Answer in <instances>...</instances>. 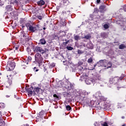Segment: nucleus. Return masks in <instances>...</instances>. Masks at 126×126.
I'll use <instances>...</instances> for the list:
<instances>
[{
	"mask_svg": "<svg viewBox=\"0 0 126 126\" xmlns=\"http://www.w3.org/2000/svg\"><path fill=\"white\" fill-rule=\"evenodd\" d=\"M26 91L28 92L29 95H32L33 94V87H31V88L26 89Z\"/></svg>",
	"mask_w": 126,
	"mask_h": 126,
	"instance_id": "0eeeda50",
	"label": "nucleus"
},
{
	"mask_svg": "<svg viewBox=\"0 0 126 126\" xmlns=\"http://www.w3.org/2000/svg\"><path fill=\"white\" fill-rule=\"evenodd\" d=\"M39 88H35L33 89V92L36 94V93H39Z\"/></svg>",
	"mask_w": 126,
	"mask_h": 126,
	"instance_id": "2eb2a0df",
	"label": "nucleus"
},
{
	"mask_svg": "<svg viewBox=\"0 0 126 126\" xmlns=\"http://www.w3.org/2000/svg\"><path fill=\"white\" fill-rule=\"evenodd\" d=\"M92 62H93V59H92V58H91L88 60V63H92Z\"/></svg>",
	"mask_w": 126,
	"mask_h": 126,
	"instance_id": "4be33fe9",
	"label": "nucleus"
},
{
	"mask_svg": "<svg viewBox=\"0 0 126 126\" xmlns=\"http://www.w3.org/2000/svg\"><path fill=\"white\" fill-rule=\"evenodd\" d=\"M6 97L7 98H8V97H9V95H6Z\"/></svg>",
	"mask_w": 126,
	"mask_h": 126,
	"instance_id": "e433bc0d",
	"label": "nucleus"
},
{
	"mask_svg": "<svg viewBox=\"0 0 126 126\" xmlns=\"http://www.w3.org/2000/svg\"><path fill=\"white\" fill-rule=\"evenodd\" d=\"M89 93H87V92H86V91H82V92H81L80 93V96H87V95H88V94H89Z\"/></svg>",
	"mask_w": 126,
	"mask_h": 126,
	"instance_id": "1a4fd4ad",
	"label": "nucleus"
},
{
	"mask_svg": "<svg viewBox=\"0 0 126 126\" xmlns=\"http://www.w3.org/2000/svg\"><path fill=\"white\" fill-rule=\"evenodd\" d=\"M15 50H18V47H15Z\"/></svg>",
	"mask_w": 126,
	"mask_h": 126,
	"instance_id": "c9c22d12",
	"label": "nucleus"
},
{
	"mask_svg": "<svg viewBox=\"0 0 126 126\" xmlns=\"http://www.w3.org/2000/svg\"><path fill=\"white\" fill-rule=\"evenodd\" d=\"M95 98L97 99H102V94L99 92H97L95 94Z\"/></svg>",
	"mask_w": 126,
	"mask_h": 126,
	"instance_id": "9d476101",
	"label": "nucleus"
},
{
	"mask_svg": "<svg viewBox=\"0 0 126 126\" xmlns=\"http://www.w3.org/2000/svg\"><path fill=\"white\" fill-rule=\"evenodd\" d=\"M66 49L68 50V51H71L73 49V48L70 47V46H67Z\"/></svg>",
	"mask_w": 126,
	"mask_h": 126,
	"instance_id": "5701e85b",
	"label": "nucleus"
},
{
	"mask_svg": "<svg viewBox=\"0 0 126 126\" xmlns=\"http://www.w3.org/2000/svg\"><path fill=\"white\" fill-rule=\"evenodd\" d=\"M122 126H126V125H122Z\"/></svg>",
	"mask_w": 126,
	"mask_h": 126,
	"instance_id": "a18cd8bd",
	"label": "nucleus"
},
{
	"mask_svg": "<svg viewBox=\"0 0 126 126\" xmlns=\"http://www.w3.org/2000/svg\"><path fill=\"white\" fill-rule=\"evenodd\" d=\"M5 123H4V121L2 120V119H0V126H4Z\"/></svg>",
	"mask_w": 126,
	"mask_h": 126,
	"instance_id": "f3484780",
	"label": "nucleus"
},
{
	"mask_svg": "<svg viewBox=\"0 0 126 126\" xmlns=\"http://www.w3.org/2000/svg\"><path fill=\"white\" fill-rule=\"evenodd\" d=\"M40 114H42V112H40Z\"/></svg>",
	"mask_w": 126,
	"mask_h": 126,
	"instance_id": "49530a36",
	"label": "nucleus"
},
{
	"mask_svg": "<svg viewBox=\"0 0 126 126\" xmlns=\"http://www.w3.org/2000/svg\"><path fill=\"white\" fill-rule=\"evenodd\" d=\"M68 43V41H66V42H65V44L66 45V44H67Z\"/></svg>",
	"mask_w": 126,
	"mask_h": 126,
	"instance_id": "4c0bfd02",
	"label": "nucleus"
},
{
	"mask_svg": "<svg viewBox=\"0 0 126 126\" xmlns=\"http://www.w3.org/2000/svg\"><path fill=\"white\" fill-rule=\"evenodd\" d=\"M37 18L41 20L43 19V17H42L41 16H37Z\"/></svg>",
	"mask_w": 126,
	"mask_h": 126,
	"instance_id": "c85d7f7f",
	"label": "nucleus"
},
{
	"mask_svg": "<svg viewBox=\"0 0 126 126\" xmlns=\"http://www.w3.org/2000/svg\"><path fill=\"white\" fill-rule=\"evenodd\" d=\"M105 7V6H101L100 7V8H104Z\"/></svg>",
	"mask_w": 126,
	"mask_h": 126,
	"instance_id": "f704fd0d",
	"label": "nucleus"
},
{
	"mask_svg": "<svg viewBox=\"0 0 126 126\" xmlns=\"http://www.w3.org/2000/svg\"><path fill=\"white\" fill-rule=\"evenodd\" d=\"M83 51L80 50H78V54H79V55H81V54H83Z\"/></svg>",
	"mask_w": 126,
	"mask_h": 126,
	"instance_id": "bb28decb",
	"label": "nucleus"
},
{
	"mask_svg": "<svg viewBox=\"0 0 126 126\" xmlns=\"http://www.w3.org/2000/svg\"><path fill=\"white\" fill-rule=\"evenodd\" d=\"M34 70H36V67L34 68Z\"/></svg>",
	"mask_w": 126,
	"mask_h": 126,
	"instance_id": "79ce46f5",
	"label": "nucleus"
},
{
	"mask_svg": "<svg viewBox=\"0 0 126 126\" xmlns=\"http://www.w3.org/2000/svg\"><path fill=\"white\" fill-rule=\"evenodd\" d=\"M88 101L87 103L88 104L89 106H93L94 105V101L93 100L90 101V99H88Z\"/></svg>",
	"mask_w": 126,
	"mask_h": 126,
	"instance_id": "ddd939ff",
	"label": "nucleus"
},
{
	"mask_svg": "<svg viewBox=\"0 0 126 126\" xmlns=\"http://www.w3.org/2000/svg\"><path fill=\"white\" fill-rule=\"evenodd\" d=\"M64 0H63L64 2Z\"/></svg>",
	"mask_w": 126,
	"mask_h": 126,
	"instance_id": "09e8293b",
	"label": "nucleus"
},
{
	"mask_svg": "<svg viewBox=\"0 0 126 126\" xmlns=\"http://www.w3.org/2000/svg\"><path fill=\"white\" fill-rule=\"evenodd\" d=\"M35 71H38V69H36V70H35Z\"/></svg>",
	"mask_w": 126,
	"mask_h": 126,
	"instance_id": "c03bdc74",
	"label": "nucleus"
},
{
	"mask_svg": "<svg viewBox=\"0 0 126 126\" xmlns=\"http://www.w3.org/2000/svg\"><path fill=\"white\" fill-rule=\"evenodd\" d=\"M7 77L8 78V82L9 84H10L11 83V82H12V75H7Z\"/></svg>",
	"mask_w": 126,
	"mask_h": 126,
	"instance_id": "9b49d317",
	"label": "nucleus"
},
{
	"mask_svg": "<svg viewBox=\"0 0 126 126\" xmlns=\"http://www.w3.org/2000/svg\"><path fill=\"white\" fill-rule=\"evenodd\" d=\"M118 77H114V78L110 79V81H111V82H115L114 81L115 80H118Z\"/></svg>",
	"mask_w": 126,
	"mask_h": 126,
	"instance_id": "6ab92c4d",
	"label": "nucleus"
},
{
	"mask_svg": "<svg viewBox=\"0 0 126 126\" xmlns=\"http://www.w3.org/2000/svg\"><path fill=\"white\" fill-rule=\"evenodd\" d=\"M120 80H122V79H123V77L120 78Z\"/></svg>",
	"mask_w": 126,
	"mask_h": 126,
	"instance_id": "a19ab883",
	"label": "nucleus"
},
{
	"mask_svg": "<svg viewBox=\"0 0 126 126\" xmlns=\"http://www.w3.org/2000/svg\"><path fill=\"white\" fill-rule=\"evenodd\" d=\"M33 50L34 53H41V54L45 53V50L40 47H35L33 49Z\"/></svg>",
	"mask_w": 126,
	"mask_h": 126,
	"instance_id": "7ed1b4c3",
	"label": "nucleus"
},
{
	"mask_svg": "<svg viewBox=\"0 0 126 126\" xmlns=\"http://www.w3.org/2000/svg\"><path fill=\"white\" fill-rule=\"evenodd\" d=\"M96 2L97 3H99L100 2V0H97Z\"/></svg>",
	"mask_w": 126,
	"mask_h": 126,
	"instance_id": "72a5a7b5",
	"label": "nucleus"
},
{
	"mask_svg": "<svg viewBox=\"0 0 126 126\" xmlns=\"http://www.w3.org/2000/svg\"><path fill=\"white\" fill-rule=\"evenodd\" d=\"M13 3H16V4H17L18 3V1H17V0H15L14 1V2H13Z\"/></svg>",
	"mask_w": 126,
	"mask_h": 126,
	"instance_id": "2f4dec72",
	"label": "nucleus"
},
{
	"mask_svg": "<svg viewBox=\"0 0 126 126\" xmlns=\"http://www.w3.org/2000/svg\"><path fill=\"white\" fill-rule=\"evenodd\" d=\"M85 82L86 84H88V85H90V84H91V83L92 82L93 83H95V80L93 79H91L90 80L87 79L85 80Z\"/></svg>",
	"mask_w": 126,
	"mask_h": 126,
	"instance_id": "423d86ee",
	"label": "nucleus"
},
{
	"mask_svg": "<svg viewBox=\"0 0 126 126\" xmlns=\"http://www.w3.org/2000/svg\"><path fill=\"white\" fill-rule=\"evenodd\" d=\"M63 85V83L62 81H59L57 84L56 85L57 89H59V88H62Z\"/></svg>",
	"mask_w": 126,
	"mask_h": 126,
	"instance_id": "6e6552de",
	"label": "nucleus"
},
{
	"mask_svg": "<svg viewBox=\"0 0 126 126\" xmlns=\"http://www.w3.org/2000/svg\"><path fill=\"white\" fill-rule=\"evenodd\" d=\"M103 62H104V60H100L95 65H94V68H91L90 69L91 70H93V69H94V68L95 66H96V65H97L98 67L103 66V64L104 63Z\"/></svg>",
	"mask_w": 126,
	"mask_h": 126,
	"instance_id": "39448f33",
	"label": "nucleus"
},
{
	"mask_svg": "<svg viewBox=\"0 0 126 126\" xmlns=\"http://www.w3.org/2000/svg\"><path fill=\"white\" fill-rule=\"evenodd\" d=\"M40 42L42 45H45L46 44V40L44 38L40 39Z\"/></svg>",
	"mask_w": 126,
	"mask_h": 126,
	"instance_id": "dca6fc26",
	"label": "nucleus"
},
{
	"mask_svg": "<svg viewBox=\"0 0 126 126\" xmlns=\"http://www.w3.org/2000/svg\"><path fill=\"white\" fill-rule=\"evenodd\" d=\"M61 23L63 26H65L66 25V23H65V22L61 21Z\"/></svg>",
	"mask_w": 126,
	"mask_h": 126,
	"instance_id": "a878e982",
	"label": "nucleus"
},
{
	"mask_svg": "<svg viewBox=\"0 0 126 126\" xmlns=\"http://www.w3.org/2000/svg\"><path fill=\"white\" fill-rule=\"evenodd\" d=\"M43 30H46V28H43Z\"/></svg>",
	"mask_w": 126,
	"mask_h": 126,
	"instance_id": "37998d69",
	"label": "nucleus"
},
{
	"mask_svg": "<svg viewBox=\"0 0 126 126\" xmlns=\"http://www.w3.org/2000/svg\"><path fill=\"white\" fill-rule=\"evenodd\" d=\"M0 117H1V112H0Z\"/></svg>",
	"mask_w": 126,
	"mask_h": 126,
	"instance_id": "58836bf2",
	"label": "nucleus"
},
{
	"mask_svg": "<svg viewBox=\"0 0 126 126\" xmlns=\"http://www.w3.org/2000/svg\"><path fill=\"white\" fill-rule=\"evenodd\" d=\"M35 60L38 63L40 64L43 62V57L39 53H36L35 55Z\"/></svg>",
	"mask_w": 126,
	"mask_h": 126,
	"instance_id": "f03ea898",
	"label": "nucleus"
},
{
	"mask_svg": "<svg viewBox=\"0 0 126 126\" xmlns=\"http://www.w3.org/2000/svg\"><path fill=\"white\" fill-rule=\"evenodd\" d=\"M83 64V63H81V64Z\"/></svg>",
	"mask_w": 126,
	"mask_h": 126,
	"instance_id": "de8ad7c7",
	"label": "nucleus"
},
{
	"mask_svg": "<svg viewBox=\"0 0 126 126\" xmlns=\"http://www.w3.org/2000/svg\"><path fill=\"white\" fill-rule=\"evenodd\" d=\"M37 4L38 5H44L45 4V1L43 0H40L37 2Z\"/></svg>",
	"mask_w": 126,
	"mask_h": 126,
	"instance_id": "4468645a",
	"label": "nucleus"
},
{
	"mask_svg": "<svg viewBox=\"0 0 126 126\" xmlns=\"http://www.w3.org/2000/svg\"><path fill=\"white\" fill-rule=\"evenodd\" d=\"M125 48H126V45H125L124 44H122L119 46V49H120L121 50L125 49Z\"/></svg>",
	"mask_w": 126,
	"mask_h": 126,
	"instance_id": "aec40b11",
	"label": "nucleus"
},
{
	"mask_svg": "<svg viewBox=\"0 0 126 126\" xmlns=\"http://www.w3.org/2000/svg\"><path fill=\"white\" fill-rule=\"evenodd\" d=\"M103 27L105 28V29H108V28H109V25L105 24L104 25Z\"/></svg>",
	"mask_w": 126,
	"mask_h": 126,
	"instance_id": "b1692460",
	"label": "nucleus"
},
{
	"mask_svg": "<svg viewBox=\"0 0 126 126\" xmlns=\"http://www.w3.org/2000/svg\"><path fill=\"white\" fill-rule=\"evenodd\" d=\"M65 87L67 89H69V88H70V84H69L68 86H66Z\"/></svg>",
	"mask_w": 126,
	"mask_h": 126,
	"instance_id": "c756f323",
	"label": "nucleus"
},
{
	"mask_svg": "<svg viewBox=\"0 0 126 126\" xmlns=\"http://www.w3.org/2000/svg\"><path fill=\"white\" fill-rule=\"evenodd\" d=\"M103 126H108V123L107 122H104L103 124H102Z\"/></svg>",
	"mask_w": 126,
	"mask_h": 126,
	"instance_id": "cd10ccee",
	"label": "nucleus"
},
{
	"mask_svg": "<svg viewBox=\"0 0 126 126\" xmlns=\"http://www.w3.org/2000/svg\"><path fill=\"white\" fill-rule=\"evenodd\" d=\"M36 30H37V29H36V27L31 26L29 27V31H31L32 32H35Z\"/></svg>",
	"mask_w": 126,
	"mask_h": 126,
	"instance_id": "f8f14e48",
	"label": "nucleus"
},
{
	"mask_svg": "<svg viewBox=\"0 0 126 126\" xmlns=\"http://www.w3.org/2000/svg\"><path fill=\"white\" fill-rule=\"evenodd\" d=\"M66 109L67 111H70V110H71V107L69 105H67L66 106Z\"/></svg>",
	"mask_w": 126,
	"mask_h": 126,
	"instance_id": "412c9836",
	"label": "nucleus"
},
{
	"mask_svg": "<svg viewBox=\"0 0 126 126\" xmlns=\"http://www.w3.org/2000/svg\"><path fill=\"white\" fill-rule=\"evenodd\" d=\"M103 66L107 67V68H109V67L112 66V63L111 62H108L106 60H103Z\"/></svg>",
	"mask_w": 126,
	"mask_h": 126,
	"instance_id": "20e7f679",
	"label": "nucleus"
},
{
	"mask_svg": "<svg viewBox=\"0 0 126 126\" xmlns=\"http://www.w3.org/2000/svg\"><path fill=\"white\" fill-rule=\"evenodd\" d=\"M84 38H85L86 39H90V38H91V36H90V35H86Z\"/></svg>",
	"mask_w": 126,
	"mask_h": 126,
	"instance_id": "393cba45",
	"label": "nucleus"
},
{
	"mask_svg": "<svg viewBox=\"0 0 126 126\" xmlns=\"http://www.w3.org/2000/svg\"><path fill=\"white\" fill-rule=\"evenodd\" d=\"M14 67H15V63L9 61L7 66H6V69L7 71H11V70H13V69H14Z\"/></svg>",
	"mask_w": 126,
	"mask_h": 126,
	"instance_id": "f257e3e1",
	"label": "nucleus"
},
{
	"mask_svg": "<svg viewBox=\"0 0 126 126\" xmlns=\"http://www.w3.org/2000/svg\"><path fill=\"white\" fill-rule=\"evenodd\" d=\"M53 97H54L55 98H59V96H58V95H57V94H56L53 95Z\"/></svg>",
	"mask_w": 126,
	"mask_h": 126,
	"instance_id": "7c9ffc66",
	"label": "nucleus"
},
{
	"mask_svg": "<svg viewBox=\"0 0 126 126\" xmlns=\"http://www.w3.org/2000/svg\"><path fill=\"white\" fill-rule=\"evenodd\" d=\"M74 39H75L76 41H78V40H80V36L76 35L74 37Z\"/></svg>",
	"mask_w": 126,
	"mask_h": 126,
	"instance_id": "a211bd4d",
	"label": "nucleus"
},
{
	"mask_svg": "<svg viewBox=\"0 0 126 126\" xmlns=\"http://www.w3.org/2000/svg\"><path fill=\"white\" fill-rule=\"evenodd\" d=\"M122 119H125V116H122Z\"/></svg>",
	"mask_w": 126,
	"mask_h": 126,
	"instance_id": "ea45409f",
	"label": "nucleus"
},
{
	"mask_svg": "<svg viewBox=\"0 0 126 126\" xmlns=\"http://www.w3.org/2000/svg\"><path fill=\"white\" fill-rule=\"evenodd\" d=\"M124 11H126V5H125L124 6Z\"/></svg>",
	"mask_w": 126,
	"mask_h": 126,
	"instance_id": "473e14b6",
	"label": "nucleus"
},
{
	"mask_svg": "<svg viewBox=\"0 0 126 126\" xmlns=\"http://www.w3.org/2000/svg\"><path fill=\"white\" fill-rule=\"evenodd\" d=\"M82 97H84V96H83V95Z\"/></svg>",
	"mask_w": 126,
	"mask_h": 126,
	"instance_id": "8fccbe9b",
	"label": "nucleus"
},
{
	"mask_svg": "<svg viewBox=\"0 0 126 126\" xmlns=\"http://www.w3.org/2000/svg\"><path fill=\"white\" fill-rule=\"evenodd\" d=\"M16 96V95H15V97Z\"/></svg>",
	"mask_w": 126,
	"mask_h": 126,
	"instance_id": "3c124183",
	"label": "nucleus"
}]
</instances>
